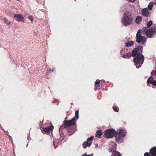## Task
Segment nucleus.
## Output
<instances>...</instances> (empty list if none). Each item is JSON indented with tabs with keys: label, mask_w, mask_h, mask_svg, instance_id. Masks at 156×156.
Returning a JSON list of instances; mask_svg holds the SVG:
<instances>
[{
	"label": "nucleus",
	"mask_w": 156,
	"mask_h": 156,
	"mask_svg": "<svg viewBox=\"0 0 156 156\" xmlns=\"http://www.w3.org/2000/svg\"><path fill=\"white\" fill-rule=\"evenodd\" d=\"M155 27H152L151 28L147 30L146 27H144L141 30H139L136 34V41L137 42L140 43L141 42L144 44L146 41V37L144 34H146L149 37H151L155 33Z\"/></svg>",
	"instance_id": "1"
},
{
	"label": "nucleus",
	"mask_w": 156,
	"mask_h": 156,
	"mask_svg": "<svg viewBox=\"0 0 156 156\" xmlns=\"http://www.w3.org/2000/svg\"><path fill=\"white\" fill-rule=\"evenodd\" d=\"M133 18L131 13L129 11H126L124 13L122 19V22L124 25H129L132 23Z\"/></svg>",
	"instance_id": "2"
},
{
	"label": "nucleus",
	"mask_w": 156,
	"mask_h": 156,
	"mask_svg": "<svg viewBox=\"0 0 156 156\" xmlns=\"http://www.w3.org/2000/svg\"><path fill=\"white\" fill-rule=\"evenodd\" d=\"M144 57L141 54L139 53L134 59V62L136 67L139 68L143 63Z\"/></svg>",
	"instance_id": "3"
},
{
	"label": "nucleus",
	"mask_w": 156,
	"mask_h": 156,
	"mask_svg": "<svg viewBox=\"0 0 156 156\" xmlns=\"http://www.w3.org/2000/svg\"><path fill=\"white\" fill-rule=\"evenodd\" d=\"M109 150L110 152H113L114 153L113 156H121L120 153L117 151H116V145L114 142H111L110 143Z\"/></svg>",
	"instance_id": "4"
},
{
	"label": "nucleus",
	"mask_w": 156,
	"mask_h": 156,
	"mask_svg": "<svg viewBox=\"0 0 156 156\" xmlns=\"http://www.w3.org/2000/svg\"><path fill=\"white\" fill-rule=\"evenodd\" d=\"M116 134V132L113 129H107L104 132L106 137L108 138L113 137Z\"/></svg>",
	"instance_id": "5"
},
{
	"label": "nucleus",
	"mask_w": 156,
	"mask_h": 156,
	"mask_svg": "<svg viewBox=\"0 0 156 156\" xmlns=\"http://www.w3.org/2000/svg\"><path fill=\"white\" fill-rule=\"evenodd\" d=\"M94 138V137L90 136L87 139V141L84 142L82 146L84 148H86L87 147H89L91 145L92 142L91 141Z\"/></svg>",
	"instance_id": "6"
},
{
	"label": "nucleus",
	"mask_w": 156,
	"mask_h": 156,
	"mask_svg": "<svg viewBox=\"0 0 156 156\" xmlns=\"http://www.w3.org/2000/svg\"><path fill=\"white\" fill-rule=\"evenodd\" d=\"M75 123V119L73 117L72 120L64 121V127H67L71 125H74Z\"/></svg>",
	"instance_id": "7"
},
{
	"label": "nucleus",
	"mask_w": 156,
	"mask_h": 156,
	"mask_svg": "<svg viewBox=\"0 0 156 156\" xmlns=\"http://www.w3.org/2000/svg\"><path fill=\"white\" fill-rule=\"evenodd\" d=\"M143 49V47L138 46L137 48H135L132 51V55L133 57H134L137 54L141 52Z\"/></svg>",
	"instance_id": "8"
},
{
	"label": "nucleus",
	"mask_w": 156,
	"mask_h": 156,
	"mask_svg": "<svg viewBox=\"0 0 156 156\" xmlns=\"http://www.w3.org/2000/svg\"><path fill=\"white\" fill-rule=\"evenodd\" d=\"M14 17L18 22H24V18L21 14H15Z\"/></svg>",
	"instance_id": "9"
},
{
	"label": "nucleus",
	"mask_w": 156,
	"mask_h": 156,
	"mask_svg": "<svg viewBox=\"0 0 156 156\" xmlns=\"http://www.w3.org/2000/svg\"><path fill=\"white\" fill-rule=\"evenodd\" d=\"M148 83H151L153 84L152 87L154 88L156 86V81L154 80V78L152 77H150L147 80Z\"/></svg>",
	"instance_id": "10"
},
{
	"label": "nucleus",
	"mask_w": 156,
	"mask_h": 156,
	"mask_svg": "<svg viewBox=\"0 0 156 156\" xmlns=\"http://www.w3.org/2000/svg\"><path fill=\"white\" fill-rule=\"evenodd\" d=\"M53 129V126H51L48 127L44 128L43 130L45 133H50V131H51Z\"/></svg>",
	"instance_id": "11"
},
{
	"label": "nucleus",
	"mask_w": 156,
	"mask_h": 156,
	"mask_svg": "<svg viewBox=\"0 0 156 156\" xmlns=\"http://www.w3.org/2000/svg\"><path fill=\"white\" fill-rule=\"evenodd\" d=\"M120 135L117 134L115 136V140L118 143H121L122 140V137Z\"/></svg>",
	"instance_id": "12"
},
{
	"label": "nucleus",
	"mask_w": 156,
	"mask_h": 156,
	"mask_svg": "<svg viewBox=\"0 0 156 156\" xmlns=\"http://www.w3.org/2000/svg\"><path fill=\"white\" fill-rule=\"evenodd\" d=\"M142 14L143 15L147 17L149 15V12L147 8H145L142 9Z\"/></svg>",
	"instance_id": "13"
},
{
	"label": "nucleus",
	"mask_w": 156,
	"mask_h": 156,
	"mask_svg": "<svg viewBox=\"0 0 156 156\" xmlns=\"http://www.w3.org/2000/svg\"><path fill=\"white\" fill-rule=\"evenodd\" d=\"M150 153L152 156H156V147H153L151 149Z\"/></svg>",
	"instance_id": "14"
},
{
	"label": "nucleus",
	"mask_w": 156,
	"mask_h": 156,
	"mask_svg": "<svg viewBox=\"0 0 156 156\" xmlns=\"http://www.w3.org/2000/svg\"><path fill=\"white\" fill-rule=\"evenodd\" d=\"M119 132V134L121 135L122 136H125L126 132L125 131L122 130V129H119L118 131Z\"/></svg>",
	"instance_id": "15"
},
{
	"label": "nucleus",
	"mask_w": 156,
	"mask_h": 156,
	"mask_svg": "<svg viewBox=\"0 0 156 156\" xmlns=\"http://www.w3.org/2000/svg\"><path fill=\"white\" fill-rule=\"evenodd\" d=\"M142 20V18L140 16H137L136 20V22L137 24H140Z\"/></svg>",
	"instance_id": "16"
},
{
	"label": "nucleus",
	"mask_w": 156,
	"mask_h": 156,
	"mask_svg": "<svg viewBox=\"0 0 156 156\" xmlns=\"http://www.w3.org/2000/svg\"><path fill=\"white\" fill-rule=\"evenodd\" d=\"M102 134V133L101 130H98L96 132V137L100 138Z\"/></svg>",
	"instance_id": "17"
},
{
	"label": "nucleus",
	"mask_w": 156,
	"mask_h": 156,
	"mask_svg": "<svg viewBox=\"0 0 156 156\" xmlns=\"http://www.w3.org/2000/svg\"><path fill=\"white\" fill-rule=\"evenodd\" d=\"M133 44V41H131L127 43L126 44V46L127 47H130Z\"/></svg>",
	"instance_id": "18"
},
{
	"label": "nucleus",
	"mask_w": 156,
	"mask_h": 156,
	"mask_svg": "<svg viewBox=\"0 0 156 156\" xmlns=\"http://www.w3.org/2000/svg\"><path fill=\"white\" fill-rule=\"evenodd\" d=\"M154 3L153 2H151L148 5V8L149 10H151L152 9V8L154 5Z\"/></svg>",
	"instance_id": "19"
},
{
	"label": "nucleus",
	"mask_w": 156,
	"mask_h": 156,
	"mask_svg": "<svg viewBox=\"0 0 156 156\" xmlns=\"http://www.w3.org/2000/svg\"><path fill=\"white\" fill-rule=\"evenodd\" d=\"M131 56V54L128 53L126 55H123V57L125 58H129Z\"/></svg>",
	"instance_id": "20"
},
{
	"label": "nucleus",
	"mask_w": 156,
	"mask_h": 156,
	"mask_svg": "<svg viewBox=\"0 0 156 156\" xmlns=\"http://www.w3.org/2000/svg\"><path fill=\"white\" fill-rule=\"evenodd\" d=\"M4 22L7 24L9 25L10 24L11 22L9 21L6 18H4L3 19Z\"/></svg>",
	"instance_id": "21"
},
{
	"label": "nucleus",
	"mask_w": 156,
	"mask_h": 156,
	"mask_svg": "<svg viewBox=\"0 0 156 156\" xmlns=\"http://www.w3.org/2000/svg\"><path fill=\"white\" fill-rule=\"evenodd\" d=\"M58 141V140H54L53 142V144L54 146V147L55 148H56L58 147V145H56V144H57V142Z\"/></svg>",
	"instance_id": "22"
},
{
	"label": "nucleus",
	"mask_w": 156,
	"mask_h": 156,
	"mask_svg": "<svg viewBox=\"0 0 156 156\" xmlns=\"http://www.w3.org/2000/svg\"><path fill=\"white\" fill-rule=\"evenodd\" d=\"M153 23L152 21L151 20L149 21L148 22L147 24V26L148 28H149L152 24Z\"/></svg>",
	"instance_id": "23"
},
{
	"label": "nucleus",
	"mask_w": 156,
	"mask_h": 156,
	"mask_svg": "<svg viewBox=\"0 0 156 156\" xmlns=\"http://www.w3.org/2000/svg\"><path fill=\"white\" fill-rule=\"evenodd\" d=\"M75 117L77 119L79 118V111L78 110H76L75 112Z\"/></svg>",
	"instance_id": "24"
},
{
	"label": "nucleus",
	"mask_w": 156,
	"mask_h": 156,
	"mask_svg": "<svg viewBox=\"0 0 156 156\" xmlns=\"http://www.w3.org/2000/svg\"><path fill=\"white\" fill-rule=\"evenodd\" d=\"M100 83V82L99 81H98V80H97L95 83V86L97 88V89H95V90H97L98 88L97 87V86H98V85Z\"/></svg>",
	"instance_id": "25"
},
{
	"label": "nucleus",
	"mask_w": 156,
	"mask_h": 156,
	"mask_svg": "<svg viewBox=\"0 0 156 156\" xmlns=\"http://www.w3.org/2000/svg\"><path fill=\"white\" fill-rule=\"evenodd\" d=\"M113 110L116 112H118V109L117 107L115 106H113Z\"/></svg>",
	"instance_id": "26"
},
{
	"label": "nucleus",
	"mask_w": 156,
	"mask_h": 156,
	"mask_svg": "<svg viewBox=\"0 0 156 156\" xmlns=\"http://www.w3.org/2000/svg\"><path fill=\"white\" fill-rule=\"evenodd\" d=\"M151 75L152 76L155 75H156V71H153L151 73Z\"/></svg>",
	"instance_id": "27"
},
{
	"label": "nucleus",
	"mask_w": 156,
	"mask_h": 156,
	"mask_svg": "<svg viewBox=\"0 0 156 156\" xmlns=\"http://www.w3.org/2000/svg\"><path fill=\"white\" fill-rule=\"evenodd\" d=\"M144 156H151L149 155V154L147 152H146L144 154Z\"/></svg>",
	"instance_id": "28"
},
{
	"label": "nucleus",
	"mask_w": 156,
	"mask_h": 156,
	"mask_svg": "<svg viewBox=\"0 0 156 156\" xmlns=\"http://www.w3.org/2000/svg\"><path fill=\"white\" fill-rule=\"evenodd\" d=\"M136 0H127L129 2H134Z\"/></svg>",
	"instance_id": "29"
},
{
	"label": "nucleus",
	"mask_w": 156,
	"mask_h": 156,
	"mask_svg": "<svg viewBox=\"0 0 156 156\" xmlns=\"http://www.w3.org/2000/svg\"><path fill=\"white\" fill-rule=\"evenodd\" d=\"M28 18L31 21H32L33 20V18L32 16H29L28 17Z\"/></svg>",
	"instance_id": "30"
},
{
	"label": "nucleus",
	"mask_w": 156,
	"mask_h": 156,
	"mask_svg": "<svg viewBox=\"0 0 156 156\" xmlns=\"http://www.w3.org/2000/svg\"><path fill=\"white\" fill-rule=\"evenodd\" d=\"M62 126H61L59 129V133H61V129L63 128Z\"/></svg>",
	"instance_id": "31"
},
{
	"label": "nucleus",
	"mask_w": 156,
	"mask_h": 156,
	"mask_svg": "<svg viewBox=\"0 0 156 156\" xmlns=\"http://www.w3.org/2000/svg\"><path fill=\"white\" fill-rule=\"evenodd\" d=\"M95 146H96V147H97L98 146V144H95Z\"/></svg>",
	"instance_id": "32"
},
{
	"label": "nucleus",
	"mask_w": 156,
	"mask_h": 156,
	"mask_svg": "<svg viewBox=\"0 0 156 156\" xmlns=\"http://www.w3.org/2000/svg\"><path fill=\"white\" fill-rule=\"evenodd\" d=\"M67 117H66V119H67Z\"/></svg>",
	"instance_id": "33"
}]
</instances>
